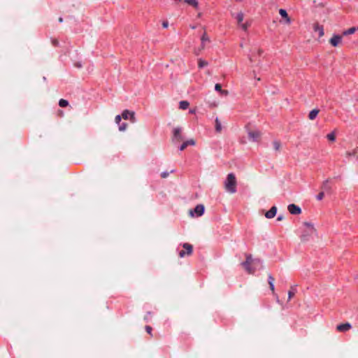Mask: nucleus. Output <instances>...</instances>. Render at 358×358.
<instances>
[{"mask_svg":"<svg viewBox=\"0 0 358 358\" xmlns=\"http://www.w3.org/2000/svg\"><path fill=\"white\" fill-rule=\"evenodd\" d=\"M303 229L300 238L302 242L306 243L310 241V238L316 234V229L311 223L307 222L303 223Z\"/></svg>","mask_w":358,"mask_h":358,"instance_id":"1","label":"nucleus"},{"mask_svg":"<svg viewBox=\"0 0 358 358\" xmlns=\"http://www.w3.org/2000/svg\"><path fill=\"white\" fill-rule=\"evenodd\" d=\"M225 190L229 194H234L236 192L237 180L234 173H229L224 182Z\"/></svg>","mask_w":358,"mask_h":358,"instance_id":"2","label":"nucleus"},{"mask_svg":"<svg viewBox=\"0 0 358 358\" xmlns=\"http://www.w3.org/2000/svg\"><path fill=\"white\" fill-rule=\"evenodd\" d=\"M182 247L185 250L180 251L178 254L180 258H183L185 255L189 256L192 254L193 247L191 244L185 243L182 245Z\"/></svg>","mask_w":358,"mask_h":358,"instance_id":"3","label":"nucleus"},{"mask_svg":"<svg viewBox=\"0 0 358 358\" xmlns=\"http://www.w3.org/2000/svg\"><path fill=\"white\" fill-rule=\"evenodd\" d=\"M248 136L250 140L252 141H258L261 137V133L259 131L257 130L249 131Z\"/></svg>","mask_w":358,"mask_h":358,"instance_id":"4","label":"nucleus"},{"mask_svg":"<svg viewBox=\"0 0 358 358\" xmlns=\"http://www.w3.org/2000/svg\"><path fill=\"white\" fill-rule=\"evenodd\" d=\"M330 44L334 47H337L342 43V36L334 35L333 37L329 40Z\"/></svg>","mask_w":358,"mask_h":358,"instance_id":"5","label":"nucleus"},{"mask_svg":"<svg viewBox=\"0 0 358 358\" xmlns=\"http://www.w3.org/2000/svg\"><path fill=\"white\" fill-rule=\"evenodd\" d=\"M287 208L289 212L292 215H299L301 213V209L300 207L294 203L289 204Z\"/></svg>","mask_w":358,"mask_h":358,"instance_id":"6","label":"nucleus"},{"mask_svg":"<svg viewBox=\"0 0 358 358\" xmlns=\"http://www.w3.org/2000/svg\"><path fill=\"white\" fill-rule=\"evenodd\" d=\"M121 116H122V118H123L124 120H127V119H129V117H130L131 122H135V121H136L135 116H134V112H131V111H129L128 110H124L122 112Z\"/></svg>","mask_w":358,"mask_h":358,"instance_id":"7","label":"nucleus"},{"mask_svg":"<svg viewBox=\"0 0 358 358\" xmlns=\"http://www.w3.org/2000/svg\"><path fill=\"white\" fill-rule=\"evenodd\" d=\"M351 329V324L349 322L337 325L336 330L340 332L347 331Z\"/></svg>","mask_w":358,"mask_h":358,"instance_id":"8","label":"nucleus"},{"mask_svg":"<svg viewBox=\"0 0 358 358\" xmlns=\"http://www.w3.org/2000/svg\"><path fill=\"white\" fill-rule=\"evenodd\" d=\"M252 264L243 262L241 263L243 268L250 274H253L255 272V268L251 266Z\"/></svg>","mask_w":358,"mask_h":358,"instance_id":"9","label":"nucleus"},{"mask_svg":"<svg viewBox=\"0 0 358 358\" xmlns=\"http://www.w3.org/2000/svg\"><path fill=\"white\" fill-rule=\"evenodd\" d=\"M277 212V208L275 206L271 207V208L265 213L266 218L271 219L275 216Z\"/></svg>","mask_w":358,"mask_h":358,"instance_id":"10","label":"nucleus"},{"mask_svg":"<svg viewBox=\"0 0 358 358\" xmlns=\"http://www.w3.org/2000/svg\"><path fill=\"white\" fill-rule=\"evenodd\" d=\"M201 44L200 50H203L205 48V43H206V42H210V38L207 35L206 31L202 35V36L201 38Z\"/></svg>","mask_w":358,"mask_h":358,"instance_id":"11","label":"nucleus"},{"mask_svg":"<svg viewBox=\"0 0 358 358\" xmlns=\"http://www.w3.org/2000/svg\"><path fill=\"white\" fill-rule=\"evenodd\" d=\"M181 129L180 128H175L173 130V138L177 141H180L182 140V137L181 136Z\"/></svg>","mask_w":358,"mask_h":358,"instance_id":"12","label":"nucleus"},{"mask_svg":"<svg viewBox=\"0 0 358 358\" xmlns=\"http://www.w3.org/2000/svg\"><path fill=\"white\" fill-rule=\"evenodd\" d=\"M279 14L281 15L282 17H283L285 20V22L287 24H290L291 20L289 17L288 16V14L287 11L284 9H280L279 10Z\"/></svg>","mask_w":358,"mask_h":358,"instance_id":"13","label":"nucleus"},{"mask_svg":"<svg viewBox=\"0 0 358 358\" xmlns=\"http://www.w3.org/2000/svg\"><path fill=\"white\" fill-rule=\"evenodd\" d=\"M345 157L350 158L353 157L356 159H358V148H355L352 151H348L345 152Z\"/></svg>","mask_w":358,"mask_h":358,"instance_id":"14","label":"nucleus"},{"mask_svg":"<svg viewBox=\"0 0 358 358\" xmlns=\"http://www.w3.org/2000/svg\"><path fill=\"white\" fill-rule=\"evenodd\" d=\"M313 29H314L315 31L318 32L320 37H322L324 36V29L322 26L319 25L318 24H315L313 25Z\"/></svg>","mask_w":358,"mask_h":358,"instance_id":"15","label":"nucleus"},{"mask_svg":"<svg viewBox=\"0 0 358 358\" xmlns=\"http://www.w3.org/2000/svg\"><path fill=\"white\" fill-rule=\"evenodd\" d=\"M195 144V141L193 139L188 140L185 141L180 147V150H184L188 145H194Z\"/></svg>","mask_w":358,"mask_h":358,"instance_id":"16","label":"nucleus"},{"mask_svg":"<svg viewBox=\"0 0 358 358\" xmlns=\"http://www.w3.org/2000/svg\"><path fill=\"white\" fill-rule=\"evenodd\" d=\"M194 212L197 216H201L204 213V206L201 204L197 205L194 208Z\"/></svg>","mask_w":358,"mask_h":358,"instance_id":"17","label":"nucleus"},{"mask_svg":"<svg viewBox=\"0 0 358 358\" xmlns=\"http://www.w3.org/2000/svg\"><path fill=\"white\" fill-rule=\"evenodd\" d=\"M320 110L318 109H313L312 110L310 113H309V115H308V118L310 120H313L316 118V117L317 116L318 113H319Z\"/></svg>","mask_w":358,"mask_h":358,"instance_id":"18","label":"nucleus"},{"mask_svg":"<svg viewBox=\"0 0 358 358\" xmlns=\"http://www.w3.org/2000/svg\"><path fill=\"white\" fill-rule=\"evenodd\" d=\"M246 259H245V262L247 263H249L250 264H252L255 262H260V259H255L252 258V255H246Z\"/></svg>","mask_w":358,"mask_h":358,"instance_id":"19","label":"nucleus"},{"mask_svg":"<svg viewBox=\"0 0 358 358\" xmlns=\"http://www.w3.org/2000/svg\"><path fill=\"white\" fill-rule=\"evenodd\" d=\"M189 103L187 101H181L179 102V108L181 110H186L188 108Z\"/></svg>","mask_w":358,"mask_h":358,"instance_id":"20","label":"nucleus"},{"mask_svg":"<svg viewBox=\"0 0 358 358\" xmlns=\"http://www.w3.org/2000/svg\"><path fill=\"white\" fill-rule=\"evenodd\" d=\"M184 1L195 8H196L199 6L197 0H184Z\"/></svg>","mask_w":358,"mask_h":358,"instance_id":"21","label":"nucleus"},{"mask_svg":"<svg viewBox=\"0 0 358 358\" xmlns=\"http://www.w3.org/2000/svg\"><path fill=\"white\" fill-rule=\"evenodd\" d=\"M296 292V288L292 287L291 289L288 292V301L291 300V299L295 295Z\"/></svg>","mask_w":358,"mask_h":358,"instance_id":"22","label":"nucleus"},{"mask_svg":"<svg viewBox=\"0 0 358 358\" xmlns=\"http://www.w3.org/2000/svg\"><path fill=\"white\" fill-rule=\"evenodd\" d=\"M243 17H244L243 13L240 12V13H238L237 14L236 18V20H237V22H238V25H240L242 23V22L243 20Z\"/></svg>","mask_w":358,"mask_h":358,"instance_id":"23","label":"nucleus"},{"mask_svg":"<svg viewBox=\"0 0 358 358\" xmlns=\"http://www.w3.org/2000/svg\"><path fill=\"white\" fill-rule=\"evenodd\" d=\"M215 130L217 132H221L222 131V125H221V122L219 120V119L217 117L215 119Z\"/></svg>","mask_w":358,"mask_h":358,"instance_id":"24","label":"nucleus"},{"mask_svg":"<svg viewBox=\"0 0 358 358\" xmlns=\"http://www.w3.org/2000/svg\"><path fill=\"white\" fill-rule=\"evenodd\" d=\"M273 148L275 151H280L281 148V143L278 141H274L273 142Z\"/></svg>","mask_w":358,"mask_h":358,"instance_id":"25","label":"nucleus"},{"mask_svg":"<svg viewBox=\"0 0 358 358\" xmlns=\"http://www.w3.org/2000/svg\"><path fill=\"white\" fill-rule=\"evenodd\" d=\"M356 30H357V28L356 29L355 27H351V28L348 29V30L343 31V35L346 36V35L352 34L355 32Z\"/></svg>","mask_w":358,"mask_h":358,"instance_id":"26","label":"nucleus"},{"mask_svg":"<svg viewBox=\"0 0 358 358\" xmlns=\"http://www.w3.org/2000/svg\"><path fill=\"white\" fill-rule=\"evenodd\" d=\"M208 62L202 59H199L198 60V66L199 68H203L204 66H208Z\"/></svg>","mask_w":358,"mask_h":358,"instance_id":"27","label":"nucleus"},{"mask_svg":"<svg viewBox=\"0 0 358 358\" xmlns=\"http://www.w3.org/2000/svg\"><path fill=\"white\" fill-rule=\"evenodd\" d=\"M322 188L325 191L330 190L331 187L329 185V180H327L323 182Z\"/></svg>","mask_w":358,"mask_h":358,"instance_id":"28","label":"nucleus"},{"mask_svg":"<svg viewBox=\"0 0 358 358\" xmlns=\"http://www.w3.org/2000/svg\"><path fill=\"white\" fill-rule=\"evenodd\" d=\"M69 105V102L67 100H65V99H61L59 101V106L60 107H66L67 106Z\"/></svg>","mask_w":358,"mask_h":358,"instance_id":"29","label":"nucleus"},{"mask_svg":"<svg viewBox=\"0 0 358 358\" xmlns=\"http://www.w3.org/2000/svg\"><path fill=\"white\" fill-rule=\"evenodd\" d=\"M327 138L330 141H334L336 140V135L334 132H331L329 134H327Z\"/></svg>","mask_w":358,"mask_h":358,"instance_id":"30","label":"nucleus"},{"mask_svg":"<svg viewBox=\"0 0 358 358\" xmlns=\"http://www.w3.org/2000/svg\"><path fill=\"white\" fill-rule=\"evenodd\" d=\"M244 31H247L248 28L250 26V24L248 22L245 23H241L239 25Z\"/></svg>","mask_w":358,"mask_h":358,"instance_id":"31","label":"nucleus"},{"mask_svg":"<svg viewBox=\"0 0 358 358\" xmlns=\"http://www.w3.org/2000/svg\"><path fill=\"white\" fill-rule=\"evenodd\" d=\"M127 127V124L123 123L121 125H120L119 130L121 131H124L126 130Z\"/></svg>","mask_w":358,"mask_h":358,"instance_id":"32","label":"nucleus"},{"mask_svg":"<svg viewBox=\"0 0 358 358\" xmlns=\"http://www.w3.org/2000/svg\"><path fill=\"white\" fill-rule=\"evenodd\" d=\"M274 281H275L274 278L271 274H268V284L274 283Z\"/></svg>","mask_w":358,"mask_h":358,"instance_id":"33","label":"nucleus"},{"mask_svg":"<svg viewBox=\"0 0 358 358\" xmlns=\"http://www.w3.org/2000/svg\"><path fill=\"white\" fill-rule=\"evenodd\" d=\"M169 176V172L164 171L161 173L162 178H166Z\"/></svg>","mask_w":358,"mask_h":358,"instance_id":"34","label":"nucleus"},{"mask_svg":"<svg viewBox=\"0 0 358 358\" xmlns=\"http://www.w3.org/2000/svg\"><path fill=\"white\" fill-rule=\"evenodd\" d=\"M145 331H147V333L152 335V328L150 326H145Z\"/></svg>","mask_w":358,"mask_h":358,"instance_id":"35","label":"nucleus"},{"mask_svg":"<svg viewBox=\"0 0 358 358\" xmlns=\"http://www.w3.org/2000/svg\"><path fill=\"white\" fill-rule=\"evenodd\" d=\"M215 90L216 91H217V92H220L222 91V86H221V85H220V84H218V83H217V84H216V85H215Z\"/></svg>","mask_w":358,"mask_h":358,"instance_id":"36","label":"nucleus"},{"mask_svg":"<svg viewBox=\"0 0 358 358\" xmlns=\"http://www.w3.org/2000/svg\"><path fill=\"white\" fill-rule=\"evenodd\" d=\"M121 119H122V116H120V115H116V116H115V122H116L117 124H120V121H121Z\"/></svg>","mask_w":358,"mask_h":358,"instance_id":"37","label":"nucleus"},{"mask_svg":"<svg viewBox=\"0 0 358 358\" xmlns=\"http://www.w3.org/2000/svg\"><path fill=\"white\" fill-rule=\"evenodd\" d=\"M324 196V192H321L320 193L318 194V195L317 196V200H322L323 199Z\"/></svg>","mask_w":358,"mask_h":358,"instance_id":"38","label":"nucleus"},{"mask_svg":"<svg viewBox=\"0 0 358 358\" xmlns=\"http://www.w3.org/2000/svg\"><path fill=\"white\" fill-rule=\"evenodd\" d=\"M269 285V287H270V289L273 293V295H275V287H274V283H271V284H268Z\"/></svg>","mask_w":358,"mask_h":358,"instance_id":"39","label":"nucleus"},{"mask_svg":"<svg viewBox=\"0 0 358 358\" xmlns=\"http://www.w3.org/2000/svg\"><path fill=\"white\" fill-rule=\"evenodd\" d=\"M52 43L53 45H55V46H57V45H58V44H59V41H58V40H57V39H53V40L52 41Z\"/></svg>","mask_w":358,"mask_h":358,"instance_id":"40","label":"nucleus"},{"mask_svg":"<svg viewBox=\"0 0 358 358\" xmlns=\"http://www.w3.org/2000/svg\"><path fill=\"white\" fill-rule=\"evenodd\" d=\"M162 27L164 28H167L169 27V22L167 21H164L162 23Z\"/></svg>","mask_w":358,"mask_h":358,"instance_id":"41","label":"nucleus"},{"mask_svg":"<svg viewBox=\"0 0 358 358\" xmlns=\"http://www.w3.org/2000/svg\"><path fill=\"white\" fill-rule=\"evenodd\" d=\"M283 219H284L283 215H279V216L277 217V221H282Z\"/></svg>","mask_w":358,"mask_h":358,"instance_id":"42","label":"nucleus"},{"mask_svg":"<svg viewBox=\"0 0 358 358\" xmlns=\"http://www.w3.org/2000/svg\"><path fill=\"white\" fill-rule=\"evenodd\" d=\"M221 94H224V95H227L228 94V91L227 90H222V91L220 92Z\"/></svg>","mask_w":358,"mask_h":358,"instance_id":"43","label":"nucleus"},{"mask_svg":"<svg viewBox=\"0 0 358 358\" xmlns=\"http://www.w3.org/2000/svg\"><path fill=\"white\" fill-rule=\"evenodd\" d=\"M189 112V113H191V114H194V113H196V109H195V108H194V109H190Z\"/></svg>","mask_w":358,"mask_h":358,"instance_id":"44","label":"nucleus"},{"mask_svg":"<svg viewBox=\"0 0 358 358\" xmlns=\"http://www.w3.org/2000/svg\"><path fill=\"white\" fill-rule=\"evenodd\" d=\"M58 21L59 22H63V18L62 17H59Z\"/></svg>","mask_w":358,"mask_h":358,"instance_id":"45","label":"nucleus"},{"mask_svg":"<svg viewBox=\"0 0 358 358\" xmlns=\"http://www.w3.org/2000/svg\"><path fill=\"white\" fill-rule=\"evenodd\" d=\"M262 50H258V53H259V55H261V54H262Z\"/></svg>","mask_w":358,"mask_h":358,"instance_id":"46","label":"nucleus"},{"mask_svg":"<svg viewBox=\"0 0 358 358\" xmlns=\"http://www.w3.org/2000/svg\"><path fill=\"white\" fill-rule=\"evenodd\" d=\"M275 296H276L277 301L279 302L278 296L277 295H275Z\"/></svg>","mask_w":358,"mask_h":358,"instance_id":"47","label":"nucleus"},{"mask_svg":"<svg viewBox=\"0 0 358 358\" xmlns=\"http://www.w3.org/2000/svg\"><path fill=\"white\" fill-rule=\"evenodd\" d=\"M357 30H358V27H357Z\"/></svg>","mask_w":358,"mask_h":358,"instance_id":"48","label":"nucleus"}]
</instances>
